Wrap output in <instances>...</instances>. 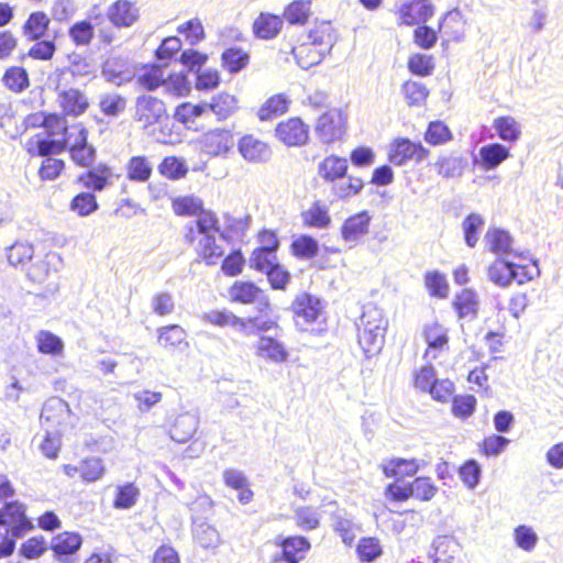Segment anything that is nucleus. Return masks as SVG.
<instances>
[{
  "instance_id": "21",
  "label": "nucleus",
  "mask_w": 563,
  "mask_h": 563,
  "mask_svg": "<svg viewBox=\"0 0 563 563\" xmlns=\"http://www.w3.org/2000/svg\"><path fill=\"white\" fill-rule=\"evenodd\" d=\"M283 30V16L271 11H260L251 23L252 35L258 41L275 40Z\"/></svg>"
},
{
  "instance_id": "38",
  "label": "nucleus",
  "mask_w": 563,
  "mask_h": 563,
  "mask_svg": "<svg viewBox=\"0 0 563 563\" xmlns=\"http://www.w3.org/2000/svg\"><path fill=\"white\" fill-rule=\"evenodd\" d=\"M509 157V148L501 143L494 142L479 148V164L485 170H490L498 167Z\"/></svg>"
},
{
  "instance_id": "7",
  "label": "nucleus",
  "mask_w": 563,
  "mask_h": 563,
  "mask_svg": "<svg viewBox=\"0 0 563 563\" xmlns=\"http://www.w3.org/2000/svg\"><path fill=\"white\" fill-rule=\"evenodd\" d=\"M438 494V486L430 476H416L409 483L391 482L384 488V497L389 504H402L409 499L430 501Z\"/></svg>"
},
{
  "instance_id": "20",
  "label": "nucleus",
  "mask_w": 563,
  "mask_h": 563,
  "mask_svg": "<svg viewBox=\"0 0 563 563\" xmlns=\"http://www.w3.org/2000/svg\"><path fill=\"white\" fill-rule=\"evenodd\" d=\"M306 38L321 51L331 53L339 40V31L331 20L314 19L306 30Z\"/></svg>"
},
{
  "instance_id": "48",
  "label": "nucleus",
  "mask_w": 563,
  "mask_h": 563,
  "mask_svg": "<svg viewBox=\"0 0 563 563\" xmlns=\"http://www.w3.org/2000/svg\"><path fill=\"white\" fill-rule=\"evenodd\" d=\"M224 225L219 229V236L227 242L240 240L249 229V217H235L230 213L223 216Z\"/></svg>"
},
{
  "instance_id": "6",
  "label": "nucleus",
  "mask_w": 563,
  "mask_h": 563,
  "mask_svg": "<svg viewBox=\"0 0 563 563\" xmlns=\"http://www.w3.org/2000/svg\"><path fill=\"white\" fill-rule=\"evenodd\" d=\"M203 321L218 328H234L244 335L253 333H265L271 330L278 329V322L275 319L261 317L242 318L227 309H216L206 312L202 317Z\"/></svg>"
},
{
  "instance_id": "13",
  "label": "nucleus",
  "mask_w": 563,
  "mask_h": 563,
  "mask_svg": "<svg viewBox=\"0 0 563 563\" xmlns=\"http://www.w3.org/2000/svg\"><path fill=\"white\" fill-rule=\"evenodd\" d=\"M347 129V115L341 109L332 108L323 112L317 120L314 132L323 144L341 141Z\"/></svg>"
},
{
  "instance_id": "25",
  "label": "nucleus",
  "mask_w": 563,
  "mask_h": 563,
  "mask_svg": "<svg viewBox=\"0 0 563 563\" xmlns=\"http://www.w3.org/2000/svg\"><path fill=\"white\" fill-rule=\"evenodd\" d=\"M112 168L108 164L101 163L80 174L77 177V183L88 190L102 191L112 184Z\"/></svg>"
},
{
  "instance_id": "8",
  "label": "nucleus",
  "mask_w": 563,
  "mask_h": 563,
  "mask_svg": "<svg viewBox=\"0 0 563 563\" xmlns=\"http://www.w3.org/2000/svg\"><path fill=\"white\" fill-rule=\"evenodd\" d=\"M88 135V129L82 122H76L70 125L67 124V131L58 140H44L40 135L29 140L26 143L27 152L38 156L59 154L87 141Z\"/></svg>"
},
{
  "instance_id": "10",
  "label": "nucleus",
  "mask_w": 563,
  "mask_h": 563,
  "mask_svg": "<svg viewBox=\"0 0 563 563\" xmlns=\"http://www.w3.org/2000/svg\"><path fill=\"white\" fill-rule=\"evenodd\" d=\"M463 25L461 16L456 13H446L438 25V30H434L426 23L417 25L413 30L412 38L417 47L421 49H431L438 42V34L444 31L451 40H459L463 35V29L451 30L453 26Z\"/></svg>"
},
{
  "instance_id": "11",
  "label": "nucleus",
  "mask_w": 563,
  "mask_h": 563,
  "mask_svg": "<svg viewBox=\"0 0 563 563\" xmlns=\"http://www.w3.org/2000/svg\"><path fill=\"white\" fill-rule=\"evenodd\" d=\"M0 525L18 538L35 529L33 519L27 514V505L19 499L5 501L0 507Z\"/></svg>"
},
{
  "instance_id": "49",
  "label": "nucleus",
  "mask_w": 563,
  "mask_h": 563,
  "mask_svg": "<svg viewBox=\"0 0 563 563\" xmlns=\"http://www.w3.org/2000/svg\"><path fill=\"white\" fill-rule=\"evenodd\" d=\"M484 242L487 250L496 255L509 253L512 246V239L509 233L499 228L488 229L485 233Z\"/></svg>"
},
{
  "instance_id": "53",
  "label": "nucleus",
  "mask_w": 563,
  "mask_h": 563,
  "mask_svg": "<svg viewBox=\"0 0 563 563\" xmlns=\"http://www.w3.org/2000/svg\"><path fill=\"white\" fill-rule=\"evenodd\" d=\"M289 249L291 255L296 258L311 260L317 256L319 244L313 236L300 234L291 241Z\"/></svg>"
},
{
  "instance_id": "18",
  "label": "nucleus",
  "mask_w": 563,
  "mask_h": 563,
  "mask_svg": "<svg viewBox=\"0 0 563 563\" xmlns=\"http://www.w3.org/2000/svg\"><path fill=\"white\" fill-rule=\"evenodd\" d=\"M231 302L241 305L260 303V311H272V303L264 290L251 280H235L228 289Z\"/></svg>"
},
{
  "instance_id": "46",
  "label": "nucleus",
  "mask_w": 563,
  "mask_h": 563,
  "mask_svg": "<svg viewBox=\"0 0 563 563\" xmlns=\"http://www.w3.org/2000/svg\"><path fill=\"white\" fill-rule=\"evenodd\" d=\"M197 420L195 417L185 413L174 419L169 427V437L177 443H186L191 440L196 433Z\"/></svg>"
},
{
  "instance_id": "42",
  "label": "nucleus",
  "mask_w": 563,
  "mask_h": 563,
  "mask_svg": "<svg viewBox=\"0 0 563 563\" xmlns=\"http://www.w3.org/2000/svg\"><path fill=\"white\" fill-rule=\"evenodd\" d=\"M165 69L163 65L146 64L136 76V84L147 91H155L165 84Z\"/></svg>"
},
{
  "instance_id": "12",
  "label": "nucleus",
  "mask_w": 563,
  "mask_h": 563,
  "mask_svg": "<svg viewBox=\"0 0 563 563\" xmlns=\"http://www.w3.org/2000/svg\"><path fill=\"white\" fill-rule=\"evenodd\" d=\"M290 311L297 327H307L324 320V305L314 295L302 291L295 296Z\"/></svg>"
},
{
  "instance_id": "9",
  "label": "nucleus",
  "mask_w": 563,
  "mask_h": 563,
  "mask_svg": "<svg viewBox=\"0 0 563 563\" xmlns=\"http://www.w3.org/2000/svg\"><path fill=\"white\" fill-rule=\"evenodd\" d=\"M430 155V150L420 141H412L406 136L394 137L387 150V159L394 166H405L409 163L418 165Z\"/></svg>"
},
{
  "instance_id": "34",
  "label": "nucleus",
  "mask_w": 563,
  "mask_h": 563,
  "mask_svg": "<svg viewBox=\"0 0 563 563\" xmlns=\"http://www.w3.org/2000/svg\"><path fill=\"white\" fill-rule=\"evenodd\" d=\"M291 55L299 67L302 69H309L320 64L329 53L321 51L319 47L312 45L311 42L306 40L296 44L291 48Z\"/></svg>"
},
{
  "instance_id": "63",
  "label": "nucleus",
  "mask_w": 563,
  "mask_h": 563,
  "mask_svg": "<svg viewBox=\"0 0 563 563\" xmlns=\"http://www.w3.org/2000/svg\"><path fill=\"white\" fill-rule=\"evenodd\" d=\"M158 172L166 179L178 180L187 176L188 167L177 156H166L159 163Z\"/></svg>"
},
{
  "instance_id": "15",
  "label": "nucleus",
  "mask_w": 563,
  "mask_h": 563,
  "mask_svg": "<svg viewBox=\"0 0 563 563\" xmlns=\"http://www.w3.org/2000/svg\"><path fill=\"white\" fill-rule=\"evenodd\" d=\"M421 336L426 343L424 360L435 361L450 351L449 329L438 320L423 324Z\"/></svg>"
},
{
  "instance_id": "37",
  "label": "nucleus",
  "mask_w": 563,
  "mask_h": 563,
  "mask_svg": "<svg viewBox=\"0 0 563 563\" xmlns=\"http://www.w3.org/2000/svg\"><path fill=\"white\" fill-rule=\"evenodd\" d=\"M223 483L227 487L238 492V499L246 505L253 500L254 493L245 474L239 470L227 468L223 472Z\"/></svg>"
},
{
  "instance_id": "2",
  "label": "nucleus",
  "mask_w": 563,
  "mask_h": 563,
  "mask_svg": "<svg viewBox=\"0 0 563 563\" xmlns=\"http://www.w3.org/2000/svg\"><path fill=\"white\" fill-rule=\"evenodd\" d=\"M388 324L383 309L372 303L364 307L358 325L357 342L365 357L369 358L382 352Z\"/></svg>"
},
{
  "instance_id": "54",
  "label": "nucleus",
  "mask_w": 563,
  "mask_h": 563,
  "mask_svg": "<svg viewBox=\"0 0 563 563\" xmlns=\"http://www.w3.org/2000/svg\"><path fill=\"white\" fill-rule=\"evenodd\" d=\"M423 140L431 146L444 145L453 140V133L448 124L435 120L428 123Z\"/></svg>"
},
{
  "instance_id": "23",
  "label": "nucleus",
  "mask_w": 563,
  "mask_h": 563,
  "mask_svg": "<svg viewBox=\"0 0 563 563\" xmlns=\"http://www.w3.org/2000/svg\"><path fill=\"white\" fill-rule=\"evenodd\" d=\"M201 145L210 156H227L234 146V135L227 128H216L202 135Z\"/></svg>"
},
{
  "instance_id": "55",
  "label": "nucleus",
  "mask_w": 563,
  "mask_h": 563,
  "mask_svg": "<svg viewBox=\"0 0 563 563\" xmlns=\"http://www.w3.org/2000/svg\"><path fill=\"white\" fill-rule=\"evenodd\" d=\"M34 256V247L26 242L16 241L7 249V258L13 267H25Z\"/></svg>"
},
{
  "instance_id": "5",
  "label": "nucleus",
  "mask_w": 563,
  "mask_h": 563,
  "mask_svg": "<svg viewBox=\"0 0 563 563\" xmlns=\"http://www.w3.org/2000/svg\"><path fill=\"white\" fill-rule=\"evenodd\" d=\"M68 36L77 47L89 46L97 37L101 46H111L118 38L102 13L76 21L68 27Z\"/></svg>"
},
{
  "instance_id": "61",
  "label": "nucleus",
  "mask_w": 563,
  "mask_h": 563,
  "mask_svg": "<svg viewBox=\"0 0 563 563\" xmlns=\"http://www.w3.org/2000/svg\"><path fill=\"white\" fill-rule=\"evenodd\" d=\"M356 554L362 563H371L383 554V547L376 537H363L356 544Z\"/></svg>"
},
{
  "instance_id": "45",
  "label": "nucleus",
  "mask_w": 563,
  "mask_h": 563,
  "mask_svg": "<svg viewBox=\"0 0 563 563\" xmlns=\"http://www.w3.org/2000/svg\"><path fill=\"white\" fill-rule=\"evenodd\" d=\"M126 178L131 181L145 183L153 174V164L145 155L131 156L125 165Z\"/></svg>"
},
{
  "instance_id": "36",
  "label": "nucleus",
  "mask_w": 563,
  "mask_h": 563,
  "mask_svg": "<svg viewBox=\"0 0 563 563\" xmlns=\"http://www.w3.org/2000/svg\"><path fill=\"white\" fill-rule=\"evenodd\" d=\"M289 97L284 93H275L268 97L257 109L258 121L266 122L285 114L290 106Z\"/></svg>"
},
{
  "instance_id": "24",
  "label": "nucleus",
  "mask_w": 563,
  "mask_h": 563,
  "mask_svg": "<svg viewBox=\"0 0 563 563\" xmlns=\"http://www.w3.org/2000/svg\"><path fill=\"white\" fill-rule=\"evenodd\" d=\"M434 8L430 0H410L397 11L399 24L406 26L427 23L433 15Z\"/></svg>"
},
{
  "instance_id": "26",
  "label": "nucleus",
  "mask_w": 563,
  "mask_h": 563,
  "mask_svg": "<svg viewBox=\"0 0 563 563\" xmlns=\"http://www.w3.org/2000/svg\"><path fill=\"white\" fill-rule=\"evenodd\" d=\"M422 467L421 461L417 459L391 457L380 465V470L385 477L394 478L395 482L405 477L415 476Z\"/></svg>"
},
{
  "instance_id": "52",
  "label": "nucleus",
  "mask_w": 563,
  "mask_h": 563,
  "mask_svg": "<svg viewBox=\"0 0 563 563\" xmlns=\"http://www.w3.org/2000/svg\"><path fill=\"white\" fill-rule=\"evenodd\" d=\"M206 112V103H192L190 101H185L176 106L174 110V119L184 126L190 128L196 123V120Z\"/></svg>"
},
{
  "instance_id": "64",
  "label": "nucleus",
  "mask_w": 563,
  "mask_h": 563,
  "mask_svg": "<svg viewBox=\"0 0 563 563\" xmlns=\"http://www.w3.org/2000/svg\"><path fill=\"white\" fill-rule=\"evenodd\" d=\"M450 401L452 415L461 420H466L473 416L477 406L475 396L470 394L453 395Z\"/></svg>"
},
{
  "instance_id": "57",
  "label": "nucleus",
  "mask_w": 563,
  "mask_h": 563,
  "mask_svg": "<svg viewBox=\"0 0 563 563\" xmlns=\"http://www.w3.org/2000/svg\"><path fill=\"white\" fill-rule=\"evenodd\" d=\"M139 497L140 489L136 484L124 483L117 486L112 506L115 509H129L136 504Z\"/></svg>"
},
{
  "instance_id": "56",
  "label": "nucleus",
  "mask_w": 563,
  "mask_h": 563,
  "mask_svg": "<svg viewBox=\"0 0 563 563\" xmlns=\"http://www.w3.org/2000/svg\"><path fill=\"white\" fill-rule=\"evenodd\" d=\"M488 278L496 286L505 288L514 282L511 262L501 258L495 260L488 267Z\"/></svg>"
},
{
  "instance_id": "32",
  "label": "nucleus",
  "mask_w": 563,
  "mask_h": 563,
  "mask_svg": "<svg viewBox=\"0 0 563 563\" xmlns=\"http://www.w3.org/2000/svg\"><path fill=\"white\" fill-rule=\"evenodd\" d=\"M283 24L287 22L290 26H305L312 16V5L310 0H292L288 2L280 14Z\"/></svg>"
},
{
  "instance_id": "51",
  "label": "nucleus",
  "mask_w": 563,
  "mask_h": 563,
  "mask_svg": "<svg viewBox=\"0 0 563 563\" xmlns=\"http://www.w3.org/2000/svg\"><path fill=\"white\" fill-rule=\"evenodd\" d=\"M400 92L408 107H421L429 97V89L422 82L408 79L401 84Z\"/></svg>"
},
{
  "instance_id": "30",
  "label": "nucleus",
  "mask_w": 563,
  "mask_h": 563,
  "mask_svg": "<svg viewBox=\"0 0 563 563\" xmlns=\"http://www.w3.org/2000/svg\"><path fill=\"white\" fill-rule=\"evenodd\" d=\"M466 165L467 161L464 155L456 152L441 154L433 163L434 170L443 178L460 177Z\"/></svg>"
},
{
  "instance_id": "22",
  "label": "nucleus",
  "mask_w": 563,
  "mask_h": 563,
  "mask_svg": "<svg viewBox=\"0 0 563 563\" xmlns=\"http://www.w3.org/2000/svg\"><path fill=\"white\" fill-rule=\"evenodd\" d=\"M258 340L253 345L254 355L267 362L283 364L289 358V351L286 344L274 336H266L257 333Z\"/></svg>"
},
{
  "instance_id": "31",
  "label": "nucleus",
  "mask_w": 563,
  "mask_h": 563,
  "mask_svg": "<svg viewBox=\"0 0 563 563\" xmlns=\"http://www.w3.org/2000/svg\"><path fill=\"white\" fill-rule=\"evenodd\" d=\"M175 216L188 218H202L210 209L205 208L203 200L195 195L177 196L170 200Z\"/></svg>"
},
{
  "instance_id": "35",
  "label": "nucleus",
  "mask_w": 563,
  "mask_h": 563,
  "mask_svg": "<svg viewBox=\"0 0 563 563\" xmlns=\"http://www.w3.org/2000/svg\"><path fill=\"white\" fill-rule=\"evenodd\" d=\"M207 104L218 121H224L239 110V99L235 95L228 91H220L213 95Z\"/></svg>"
},
{
  "instance_id": "43",
  "label": "nucleus",
  "mask_w": 563,
  "mask_h": 563,
  "mask_svg": "<svg viewBox=\"0 0 563 563\" xmlns=\"http://www.w3.org/2000/svg\"><path fill=\"white\" fill-rule=\"evenodd\" d=\"M477 294L470 288H464L456 292L452 306L460 319L474 318L478 311Z\"/></svg>"
},
{
  "instance_id": "27",
  "label": "nucleus",
  "mask_w": 563,
  "mask_h": 563,
  "mask_svg": "<svg viewBox=\"0 0 563 563\" xmlns=\"http://www.w3.org/2000/svg\"><path fill=\"white\" fill-rule=\"evenodd\" d=\"M251 59L250 51L236 45L224 48L220 55L221 67L230 75L245 70Z\"/></svg>"
},
{
  "instance_id": "29",
  "label": "nucleus",
  "mask_w": 563,
  "mask_h": 563,
  "mask_svg": "<svg viewBox=\"0 0 563 563\" xmlns=\"http://www.w3.org/2000/svg\"><path fill=\"white\" fill-rule=\"evenodd\" d=\"M49 26V15L43 10H36L27 15L21 26V32L26 41H37L48 34Z\"/></svg>"
},
{
  "instance_id": "60",
  "label": "nucleus",
  "mask_w": 563,
  "mask_h": 563,
  "mask_svg": "<svg viewBox=\"0 0 563 563\" xmlns=\"http://www.w3.org/2000/svg\"><path fill=\"white\" fill-rule=\"evenodd\" d=\"M296 526L302 531H312L320 527L321 516L312 506H300L294 511Z\"/></svg>"
},
{
  "instance_id": "62",
  "label": "nucleus",
  "mask_w": 563,
  "mask_h": 563,
  "mask_svg": "<svg viewBox=\"0 0 563 563\" xmlns=\"http://www.w3.org/2000/svg\"><path fill=\"white\" fill-rule=\"evenodd\" d=\"M435 378L437 371L429 361L427 364L412 371L411 386L418 391L428 394Z\"/></svg>"
},
{
  "instance_id": "50",
  "label": "nucleus",
  "mask_w": 563,
  "mask_h": 563,
  "mask_svg": "<svg viewBox=\"0 0 563 563\" xmlns=\"http://www.w3.org/2000/svg\"><path fill=\"white\" fill-rule=\"evenodd\" d=\"M187 332L176 323L159 327L157 329V342L164 349H177L181 344H186Z\"/></svg>"
},
{
  "instance_id": "17",
  "label": "nucleus",
  "mask_w": 563,
  "mask_h": 563,
  "mask_svg": "<svg viewBox=\"0 0 563 563\" xmlns=\"http://www.w3.org/2000/svg\"><path fill=\"white\" fill-rule=\"evenodd\" d=\"M106 21L114 29H130L141 18V10L134 0H114L106 10Z\"/></svg>"
},
{
  "instance_id": "39",
  "label": "nucleus",
  "mask_w": 563,
  "mask_h": 563,
  "mask_svg": "<svg viewBox=\"0 0 563 563\" xmlns=\"http://www.w3.org/2000/svg\"><path fill=\"white\" fill-rule=\"evenodd\" d=\"M300 218L305 228L327 229L332 222L329 209L320 200L301 211Z\"/></svg>"
},
{
  "instance_id": "14",
  "label": "nucleus",
  "mask_w": 563,
  "mask_h": 563,
  "mask_svg": "<svg viewBox=\"0 0 563 563\" xmlns=\"http://www.w3.org/2000/svg\"><path fill=\"white\" fill-rule=\"evenodd\" d=\"M167 117L165 102L152 95H141L135 99L133 120L141 129L147 130L162 122Z\"/></svg>"
},
{
  "instance_id": "28",
  "label": "nucleus",
  "mask_w": 563,
  "mask_h": 563,
  "mask_svg": "<svg viewBox=\"0 0 563 563\" xmlns=\"http://www.w3.org/2000/svg\"><path fill=\"white\" fill-rule=\"evenodd\" d=\"M372 217L363 210L347 217L341 225V236L346 242H356L368 233Z\"/></svg>"
},
{
  "instance_id": "4",
  "label": "nucleus",
  "mask_w": 563,
  "mask_h": 563,
  "mask_svg": "<svg viewBox=\"0 0 563 563\" xmlns=\"http://www.w3.org/2000/svg\"><path fill=\"white\" fill-rule=\"evenodd\" d=\"M347 168V159L335 154L325 156L318 165V176L327 184L345 178V181L335 190L336 197L342 200L358 195L364 188V181L360 176H346Z\"/></svg>"
},
{
  "instance_id": "16",
  "label": "nucleus",
  "mask_w": 563,
  "mask_h": 563,
  "mask_svg": "<svg viewBox=\"0 0 563 563\" xmlns=\"http://www.w3.org/2000/svg\"><path fill=\"white\" fill-rule=\"evenodd\" d=\"M236 150L242 159L251 165L266 164L273 155L271 144L254 133L242 134L238 139Z\"/></svg>"
},
{
  "instance_id": "3",
  "label": "nucleus",
  "mask_w": 563,
  "mask_h": 563,
  "mask_svg": "<svg viewBox=\"0 0 563 563\" xmlns=\"http://www.w3.org/2000/svg\"><path fill=\"white\" fill-rule=\"evenodd\" d=\"M67 68L54 71L55 101L60 113L67 118H79L90 108L91 101L85 89L70 84Z\"/></svg>"
},
{
  "instance_id": "47",
  "label": "nucleus",
  "mask_w": 563,
  "mask_h": 563,
  "mask_svg": "<svg viewBox=\"0 0 563 563\" xmlns=\"http://www.w3.org/2000/svg\"><path fill=\"white\" fill-rule=\"evenodd\" d=\"M493 128L498 137L509 144H514L520 140L522 131L521 124L511 115H499L494 119Z\"/></svg>"
},
{
  "instance_id": "19",
  "label": "nucleus",
  "mask_w": 563,
  "mask_h": 563,
  "mask_svg": "<svg viewBox=\"0 0 563 563\" xmlns=\"http://www.w3.org/2000/svg\"><path fill=\"white\" fill-rule=\"evenodd\" d=\"M275 137L288 147H298L308 143L309 125L298 117H290L278 122L274 130Z\"/></svg>"
},
{
  "instance_id": "41",
  "label": "nucleus",
  "mask_w": 563,
  "mask_h": 563,
  "mask_svg": "<svg viewBox=\"0 0 563 563\" xmlns=\"http://www.w3.org/2000/svg\"><path fill=\"white\" fill-rule=\"evenodd\" d=\"M82 544V538L77 532L64 531L52 538L51 549L58 558L75 554Z\"/></svg>"
},
{
  "instance_id": "40",
  "label": "nucleus",
  "mask_w": 563,
  "mask_h": 563,
  "mask_svg": "<svg viewBox=\"0 0 563 563\" xmlns=\"http://www.w3.org/2000/svg\"><path fill=\"white\" fill-rule=\"evenodd\" d=\"M128 102L126 96L118 91H110L100 96L98 107L103 117L118 118L126 111Z\"/></svg>"
},
{
  "instance_id": "44",
  "label": "nucleus",
  "mask_w": 563,
  "mask_h": 563,
  "mask_svg": "<svg viewBox=\"0 0 563 563\" xmlns=\"http://www.w3.org/2000/svg\"><path fill=\"white\" fill-rule=\"evenodd\" d=\"M1 81L2 85L13 93H21L31 85L27 70L23 66L18 65L5 68Z\"/></svg>"
},
{
  "instance_id": "58",
  "label": "nucleus",
  "mask_w": 563,
  "mask_h": 563,
  "mask_svg": "<svg viewBox=\"0 0 563 563\" xmlns=\"http://www.w3.org/2000/svg\"><path fill=\"white\" fill-rule=\"evenodd\" d=\"M176 31L190 45H197L206 38L205 26L198 16L180 23Z\"/></svg>"
},
{
  "instance_id": "1",
  "label": "nucleus",
  "mask_w": 563,
  "mask_h": 563,
  "mask_svg": "<svg viewBox=\"0 0 563 563\" xmlns=\"http://www.w3.org/2000/svg\"><path fill=\"white\" fill-rule=\"evenodd\" d=\"M220 220L213 210L184 227L183 242L191 249L199 262L213 266L223 257V247L217 242Z\"/></svg>"
},
{
  "instance_id": "33",
  "label": "nucleus",
  "mask_w": 563,
  "mask_h": 563,
  "mask_svg": "<svg viewBox=\"0 0 563 563\" xmlns=\"http://www.w3.org/2000/svg\"><path fill=\"white\" fill-rule=\"evenodd\" d=\"M277 544L282 549L278 555L288 563H299L311 548L309 540L302 536L286 537Z\"/></svg>"
},
{
  "instance_id": "59",
  "label": "nucleus",
  "mask_w": 563,
  "mask_h": 563,
  "mask_svg": "<svg viewBox=\"0 0 563 563\" xmlns=\"http://www.w3.org/2000/svg\"><path fill=\"white\" fill-rule=\"evenodd\" d=\"M67 117L62 113L48 112L43 114L40 125L46 133V140H58L67 131ZM45 140V137H43Z\"/></svg>"
}]
</instances>
